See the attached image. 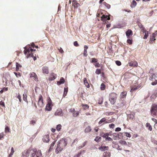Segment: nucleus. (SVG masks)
I'll use <instances>...</instances> for the list:
<instances>
[{"label": "nucleus", "instance_id": "09e8293b", "mask_svg": "<svg viewBox=\"0 0 157 157\" xmlns=\"http://www.w3.org/2000/svg\"><path fill=\"white\" fill-rule=\"evenodd\" d=\"M5 135L3 132L0 133V140H2L3 139Z\"/></svg>", "mask_w": 157, "mask_h": 157}, {"label": "nucleus", "instance_id": "5701e85b", "mask_svg": "<svg viewBox=\"0 0 157 157\" xmlns=\"http://www.w3.org/2000/svg\"><path fill=\"white\" fill-rule=\"evenodd\" d=\"M65 82V80L63 77H61L60 78V80L57 82V84L58 85H59L62 84H63Z\"/></svg>", "mask_w": 157, "mask_h": 157}, {"label": "nucleus", "instance_id": "aec40b11", "mask_svg": "<svg viewBox=\"0 0 157 157\" xmlns=\"http://www.w3.org/2000/svg\"><path fill=\"white\" fill-rule=\"evenodd\" d=\"M63 148L60 146H58V145H57V147L56 149V153L57 154L61 152L63 149Z\"/></svg>", "mask_w": 157, "mask_h": 157}, {"label": "nucleus", "instance_id": "f3484780", "mask_svg": "<svg viewBox=\"0 0 157 157\" xmlns=\"http://www.w3.org/2000/svg\"><path fill=\"white\" fill-rule=\"evenodd\" d=\"M36 149H32V152L30 155V157H35L37 152Z\"/></svg>", "mask_w": 157, "mask_h": 157}, {"label": "nucleus", "instance_id": "338daca9", "mask_svg": "<svg viewBox=\"0 0 157 157\" xmlns=\"http://www.w3.org/2000/svg\"><path fill=\"white\" fill-rule=\"evenodd\" d=\"M119 146V145L118 144H115L114 145H113V147L117 148L118 147V146Z\"/></svg>", "mask_w": 157, "mask_h": 157}, {"label": "nucleus", "instance_id": "4be33fe9", "mask_svg": "<svg viewBox=\"0 0 157 157\" xmlns=\"http://www.w3.org/2000/svg\"><path fill=\"white\" fill-rule=\"evenodd\" d=\"M72 5L75 8H77L79 5V4L78 3L76 0H74L72 2Z\"/></svg>", "mask_w": 157, "mask_h": 157}, {"label": "nucleus", "instance_id": "e2e57ef3", "mask_svg": "<svg viewBox=\"0 0 157 157\" xmlns=\"http://www.w3.org/2000/svg\"><path fill=\"white\" fill-rule=\"evenodd\" d=\"M125 134L126 136L128 137H130L131 136V135L128 132H126Z\"/></svg>", "mask_w": 157, "mask_h": 157}, {"label": "nucleus", "instance_id": "8fccbe9b", "mask_svg": "<svg viewBox=\"0 0 157 157\" xmlns=\"http://www.w3.org/2000/svg\"><path fill=\"white\" fill-rule=\"evenodd\" d=\"M127 42L129 44H132V39H128L127 40Z\"/></svg>", "mask_w": 157, "mask_h": 157}, {"label": "nucleus", "instance_id": "c85d7f7f", "mask_svg": "<svg viewBox=\"0 0 157 157\" xmlns=\"http://www.w3.org/2000/svg\"><path fill=\"white\" fill-rule=\"evenodd\" d=\"M27 95L26 93H24L23 95V99L24 101L28 103V101L27 100Z\"/></svg>", "mask_w": 157, "mask_h": 157}, {"label": "nucleus", "instance_id": "c9c22d12", "mask_svg": "<svg viewBox=\"0 0 157 157\" xmlns=\"http://www.w3.org/2000/svg\"><path fill=\"white\" fill-rule=\"evenodd\" d=\"M56 140H55L53 142H52V143L51 144V146H50V148H49V151H50L51 150H52L53 147V146H54V145L55 144V143H56Z\"/></svg>", "mask_w": 157, "mask_h": 157}, {"label": "nucleus", "instance_id": "473e14b6", "mask_svg": "<svg viewBox=\"0 0 157 157\" xmlns=\"http://www.w3.org/2000/svg\"><path fill=\"white\" fill-rule=\"evenodd\" d=\"M137 3L136 2V1L133 0L132 1L131 4V6L132 8H133L136 5Z\"/></svg>", "mask_w": 157, "mask_h": 157}, {"label": "nucleus", "instance_id": "f03ea898", "mask_svg": "<svg viewBox=\"0 0 157 157\" xmlns=\"http://www.w3.org/2000/svg\"><path fill=\"white\" fill-rule=\"evenodd\" d=\"M117 99V94L115 93H110L109 96V100L111 104L113 105L116 102Z\"/></svg>", "mask_w": 157, "mask_h": 157}, {"label": "nucleus", "instance_id": "b1692460", "mask_svg": "<svg viewBox=\"0 0 157 157\" xmlns=\"http://www.w3.org/2000/svg\"><path fill=\"white\" fill-rule=\"evenodd\" d=\"M156 78L155 75L153 73H151L150 75L149 79L151 81H153V79H155Z\"/></svg>", "mask_w": 157, "mask_h": 157}, {"label": "nucleus", "instance_id": "a18cd8bd", "mask_svg": "<svg viewBox=\"0 0 157 157\" xmlns=\"http://www.w3.org/2000/svg\"><path fill=\"white\" fill-rule=\"evenodd\" d=\"M106 16V15H102L101 17V20L103 21H105L106 20L107 18Z\"/></svg>", "mask_w": 157, "mask_h": 157}, {"label": "nucleus", "instance_id": "0e129e2a", "mask_svg": "<svg viewBox=\"0 0 157 157\" xmlns=\"http://www.w3.org/2000/svg\"><path fill=\"white\" fill-rule=\"evenodd\" d=\"M96 67H99L100 66V64L99 63H96L94 65Z\"/></svg>", "mask_w": 157, "mask_h": 157}, {"label": "nucleus", "instance_id": "58836bf2", "mask_svg": "<svg viewBox=\"0 0 157 157\" xmlns=\"http://www.w3.org/2000/svg\"><path fill=\"white\" fill-rule=\"evenodd\" d=\"M14 152V148L13 147H12L11 149V152L10 154L9 155L8 157H12V156Z\"/></svg>", "mask_w": 157, "mask_h": 157}, {"label": "nucleus", "instance_id": "412c9836", "mask_svg": "<svg viewBox=\"0 0 157 157\" xmlns=\"http://www.w3.org/2000/svg\"><path fill=\"white\" fill-rule=\"evenodd\" d=\"M109 148V147L108 146H101L99 147L98 149L99 150L101 151H104L105 150H107Z\"/></svg>", "mask_w": 157, "mask_h": 157}, {"label": "nucleus", "instance_id": "4c0bfd02", "mask_svg": "<svg viewBox=\"0 0 157 157\" xmlns=\"http://www.w3.org/2000/svg\"><path fill=\"white\" fill-rule=\"evenodd\" d=\"M42 155V154L40 151H37L36 154V157H41Z\"/></svg>", "mask_w": 157, "mask_h": 157}, {"label": "nucleus", "instance_id": "4d7b16f0", "mask_svg": "<svg viewBox=\"0 0 157 157\" xmlns=\"http://www.w3.org/2000/svg\"><path fill=\"white\" fill-rule=\"evenodd\" d=\"M109 135V134L108 133H105L104 134L103 136H102L103 137L105 138L106 139L108 137V136Z\"/></svg>", "mask_w": 157, "mask_h": 157}, {"label": "nucleus", "instance_id": "7c9ffc66", "mask_svg": "<svg viewBox=\"0 0 157 157\" xmlns=\"http://www.w3.org/2000/svg\"><path fill=\"white\" fill-rule=\"evenodd\" d=\"M81 105L84 110H86L89 108V106L88 105L82 104Z\"/></svg>", "mask_w": 157, "mask_h": 157}, {"label": "nucleus", "instance_id": "39448f33", "mask_svg": "<svg viewBox=\"0 0 157 157\" xmlns=\"http://www.w3.org/2000/svg\"><path fill=\"white\" fill-rule=\"evenodd\" d=\"M37 104L38 106L41 108H43L44 105V104L43 101V97L41 94L39 96Z\"/></svg>", "mask_w": 157, "mask_h": 157}, {"label": "nucleus", "instance_id": "a878e982", "mask_svg": "<svg viewBox=\"0 0 157 157\" xmlns=\"http://www.w3.org/2000/svg\"><path fill=\"white\" fill-rule=\"evenodd\" d=\"M84 150H81L80 151V152H78V154L75 155L73 157H80V155L82 154H83L84 153Z\"/></svg>", "mask_w": 157, "mask_h": 157}, {"label": "nucleus", "instance_id": "2f4dec72", "mask_svg": "<svg viewBox=\"0 0 157 157\" xmlns=\"http://www.w3.org/2000/svg\"><path fill=\"white\" fill-rule=\"evenodd\" d=\"M127 92L126 91H123L122 92L121 94V96L122 98H124L126 97Z\"/></svg>", "mask_w": 157, "mask_h": 157}, {"label": "nucleus", "instance_id": "6e6d98bb", "mask_svg": "<svg viewBox=\"0 0 157 157\" xmlns=\"http://www.w3.org/2000/svg\"><path fill=\"white\" fill-rule=\"evenodd\" d=\"M141 31L143 33H146V32H147L148 31H147L145 29L144 27H143V28H142L141 29H140Z\"/></svg>", "mask_w": 157, "mask_h": 157}, {"label": "nucleus", "instance_id": "bf43d9fd", "mask_svg": "<svg viewBox=\"0 0 157 157\" xmlns=\"http://www.w3.org/2000/svg\"><path fill=\"white\" fill-rule=\"evenodd\" d=\"M74 45L76 47H78L79 46V44H78V43L77 41H75L74 43Z\"/></svg>", "mask_w": 157, "mask_h": 157}, {"label": "nucleus", "instance_id": "2eb2a0df", "mask_svg": "<svg viewBox=\"0 0 157 157\" xmlns=\"http://www.w3.org/2000/svg\"><path fill=\"white\" fill-rule=\"evenodd\" d=\"M42 71L43 73L44 74H47L49 73L48 67L46 66H44L42 67Z\"/></svg>", "mask_w": 157, "mask_h": 157}, {"label": "nucleus", "instance_id": "cd10ccee", "mask_svg": "<svg viewBox=\"0 0 157 157\" xmlns=\"http://www.w3.org/2000/svg\"><path fill=\"white\" fill-rule=\"evenodd\" d=\"M110 153L109 152H105L103 154V157H110Z\"/></svg>", "mask_w": 157, "mask_h": 157}, {"label": "nucleus", "instance_id": "864d4df0", "mask_svg": "<svg viewBox=\"0 0 157 157\" xmlns=\"http://www.w3.org/2000/svg\"><path fill=\"white\" fill-rule=\"evenodd\" d=\"M148 36V32H146V33H145V35H144L143 38L144 39H146L147 38Z\"/></svg>", "mask_w": 157, "mask_h": 157}, {"label": "nucleus", "instance_id": "0eeeda50", "mask_svg": "<svg viewBox=\"0 0 157 157\" xmlns=\"http://www.w3.org/2000/svg\"><path fill=\"white\" fill-rule=\"evenodd\" d=\"M32 150V148L30 147L27 150L24 151L22 153V157H28L30 153L31 152Z\"/></svg>", "mask_w": 157, "mask_h": 157}, {"label": "nucleus", "instance_id": "c756f323", "mask_svg": "<svg viewBox=\"0 0 157 157\" xmlns=\"http://www.w3.org/2000/svg\"><path fill=\"white\" fill-rule=\"evenodd\" d=\"M146 126L147 128L150 131H151L152 130V127L149 123H147L146 124Z\"/></svg>", "mask_w": 157, "mask_h": 157}, {"label": "nucleus", "instance_id": "393cba45", "mask_svg": "<svg viewBox=\"0 0 157 157\" xmlns=\"http://www.w3.org/2000/svg\"><path fill=\"white\" fill-rule=\"evenodd\" d=\"M83 81L84 85L87 88H89L90 87V85L87 82L86 78H84Z\"/></svg>", "mask_w": 157, "mask_h": 157}, {"label": "nucleus", "instance_id": "f704fd0d", "mask_svg": "<svg viewBox=\"0 0 157 157\" xmlns=\"http://www.w3.org/2000/svg\"><path fill=\"white\" fill-rule=\"evenodd\" d=\"M10 132V128L7 126H6L5 129V133H6L7 132Z\"/></svg>", "mask_w": 157, "mask_h": 157}, {"label": "nucleus", "instance_id": "ddd939ff", "mask_svg": "<svg viewBox=\"0 0 157 157\" xmlns=\"http://www.w3.org/2000/svg\"><path fill=\"white\" fill-rule=\"evenodd\" d=\"M157 33L156 32L152 33V35L150 36V43L151 44L153 43V41L155 42V38L156 36Z\"/></svg>", "mask_w": 157, "mask_h": 157}, {"label": "nucleus", "instance_id": "423d86ee", "mask_svg": "<svg viewBox=\"0 0 157 157\" xmlns=\"http://www.w3.org/2000/svg\"><path fill=\"white\" fill-rule=\"evenodd\" d=\"M52 101L49 98L48 99V103L46 105L45 109L48 111H51L52 110Z\"/></svg>", "mask_w": 157, "mask_h": 157}, {"label": "nucleus", "instance_id": "052dcab7", "mask_svg": "<svg viewBox=\"0 0 157 157\" xmlns=\"http://www.w3.org/2000/svg\"><path fill=\"white\" fill-rule=\"evenodd\" d=\"M58 50L59 51V52L61 53H63L64 52L63 51V50L62 48L61 47H60L59 48H58Z\"/></svg>", "mask_w": 157, "mask_h": 157}, {"label": "nucleus", "instance_id": "6e6552de", "mask_svg": "<svg viewBox=\"0 0 157 157\" xmlns=\"http://www.w3.org/2000/svg\"><path fill=\"white\" fill-rule=\"evenodd\" d=\"M67 144L65 140L62 139L59 141V143L57 145H58V146L61 147L63 148L66 146Z\"/></svg>", "mask_w": 157, "mask_h": 157}, {"label": "nucleus", "instance_id": "69168bd1", "mask_svg": "<svg viewBox=\"0 0 157 157\" xmlns=\"http://www.w3.org/2000/svg\"><path fill=\"white\" fill-rule=\"evenodd\" d=\"M114 126L115 125L113 124H112L109 125V127L111 128H113Z\"/></svg>", "mask_w": 157, "mask_h": 157}, {"label": "nucleus", "instance_id": "72a5a7b5", "mask_svg": "<svg viewBox=\"0 0 157 157\" xmlns=\"http://www.w3.org/2000/svg\"><path fill=\"white\" fill-rule=\"evenodd\" d=\"M119 143L122 145L127 146L128 145L126 142L124 140H121Z\"/></svg>", "mask_w": 157, "mask_h": 157}, {"label": "nucleus", "instance_id": "79ce46f5", "mask_svg": "<svg viewBox=\"0 0 157 157\" xmlns=\"http://www.w3.org/2000/svg\"><path fill=\"white\" fill-rule=\"evenodd\" d=\"M61 125L60 124H59L57 125L56 128V129L57 131H59L61 129Z\"/></svg>", "mask_w": 157, "mask_h": 157}, {"label": "nucleus", "instance_id": "37998d69", "mask_svg": "<svg viewBox=\"0 0 157 157\" xmlns=\"http://www.w3.org/2000/svg\"><path fill=\"white\" fill-rule=\"evenodd\" d=\"M98 59L95 58H92L91 59V61H90L91 63H97L98 62Z\"/></svg>", "mask_w": 157, "mask_h": 157}, {"label": "nucleus", "instance_id": "f8f14e48", "mask_svg": "<svg viewBox=\"0 0 157 157\" xmlns=\"http://www.w3.org/2000/svg\"><path fill=\"white\" fill-rule=\"evenodd\" d=\"M29 75L30 78H33V79L36 81H38L37 75L35 73L33 72L30 74Z\"/></svg>", "mask_w": 157, "mask_h": 157}, {"label": "nucleus", "instance_id": "e433bc0d", "mask_svg": "<svg viewBox=\"0 0 157 157\" xmlns=\"http://www.w3.org/2000/svg\"><path fill=\"white\" fill-rule=\"evenodd\" d=\"M16 71H18L20 68H21V66L18 63H16Z\"/></svg>", "mask_w": 157, "mask_h": 157}, {"label": "nucleus", "instance_id": "9d476101", "mask_svg": "<svg viewBox=\"0 0 157 157\" xmlns=\"http://www.w3.org/2000/svg\"><path fill=\"white\" fill-rule=\"evenodd\" d=\"M63 112L61 109H57L55 113V115L56 116H63Z\"/></svg>", "mask_w": 157, "mask_h": 157}, {"label": "nucleus", "instance_id": "bb28decb", "mask_svg": "<svg viewBox=\"0 0 157 157\" xmlns=\"http://www.w3.org/2000/svg\"><path fill=\"white\" fill-rule=\"evenodd\" d=\"M91 130V127L90 126H88L84 130V132L85 133H88L90 132Z\"/></svg>", "mask_w": 157, "mask_h": 157}, {"label": "nucleus", "instance_id": "6ab92c4d", "mask_svg": "<svg viewBox=\"0 0 157 157\" xmlns=\"http://www.w3.org/2000/svg\"><path fill=\"white\" fill-rule=\"evenodd\" d=\"M128 65L130 66L136 67L137 66V63L136 61H131L129 62Z\"/></svg>", "mask_w": 157, "mask_h": 157}, {"label": "nucleus", "instance_id": "3c124183", "mask_svg": "<svg viewBox=\"0 0 157 157\" xmlns=\"http://www.w3.org/2000/svg\"><path fill=\"white\" fill-rule=\"evenodd\" d=\"M101 139V138L100 137L97 136L94 139V140L97 142H98Z\"/></svg>", "mask_w": 157, "mask_h": 157}, {"label": "nucleus", "instance_id": "1a4fd4ad", "mask_svg": "<svg viewBox=\"0 0 157 157\" xmlns=\"http://www.w3.org/2000/svg\"><path fill=\"white\" fill-rule=\"evenodd\" d=\"M69 111L73 113V115L74 117H77L79 114V112L78 111H75L74 108L71 109H69Z\"/></svg>", "mask_w": 157, "mask_h": 157}, {"label": "nucleus", "instance_id": "20e7f679", "mask_svg": "<svg viewBox=\"0 0 157 157\" xmlns=\"http://www.w3.org/2000/svg\"><path fill=\"white\" fill-rule=\"evenodd\" d=\"M141 86V85L140 84H138L136 83H135L133 85H132L130 86L131 90L130 92H133L134 91L136 90H137L139 89Z\"/></svg>", "mask_w": 157, "mask_h": 157}, {"label": "nucleus", "instance_id": "de8ad7c7", "mask_svg": "<svg viewBox=\"0 0 157 157\" xmlns=\"http://www.w3.org/2000/svg\"><path fill=\"white\" fill-rule=\"evenodd\" d=\"M36 120H32L30 121V124L33 125H34L36 122Z\"/></svg>", "mask_w": 157, "mask_h": 157}, {"label": "nucleus", "instance_id": "4468645a", "mask_svg": "<svg viewBox=\"0 0 157 157\" xmlns=\"http://www.w3.org/2000/svg\"><path fill=\"white\" fill-rule=\"evenodd\" d=\"M56 75L53 73H52L49 77L48 80L49 81L54 80L56 78Z\"/></svg>", "mask_w": 157, "mask_h": 157}, {"label": "nucleus", "instance_id": "f257e3e1", "mask_svg": "<svg viewBox=\"0 0 157 157\" xmlns=\"http://www.w3.org/2000/svg\"><path fill=\"white\" fill-rule=\"evenodd\" d=\"M36 50L32 49L29 46H26L25 48L24 51V54L27 56V58L29 57H33V52L35 51Z\"/></svg>", "mask_w": 157, "mask_h": 157}, {"label": "nucleus", "instance_id": "c03bdc74", "mask_svg": "<svg viewBox=\"0 0 157 157\" xmlns=\"http://www.w3.org/2000/svg\"><path fill=\"white\" fill-rule=\"evenodd\" d=\"M101 69H97L95 71V73L97 75H99L101 73Z\"/></svg>", "mask_w": 157, "mask_h": 157}, {"label": "nucleus", "instance_id": "13d9d810", "mask_svg": "<svg viewBox=\"0 0 157 157\" xmlns=\"http://www.w3.org/2000/svg\"><path fill=\"white\" fill-rule=\"evenodd\" d=\"M87 52V50H84L83 54L84 56L86 57L87 56L88 54Z\"/></svg>", "mask_w": 157, "mask_h": 157}, {"label": "nucleus", "instance_id": "a211bd4d", "mask_svg": "<svg viewBox=\"0 0 157 157\" xmlns=\"http://www.w3.org/2000/svg\"><path fill=\"white\" fill-rule=\"evenodd\" d=\"M126 36L128 38H130V35H132L133 34V33L132 31L130 29H128L126 33Z\"/></svg>", "mask_w": 157, "mask_h": 157}, {"label": "nucleus", "instance_id": "dca6fc26", "mask_svg": "<svg viewBox=\"0 0 157 157\" xmlns=\"http://www.w3.org/2000/svg\"><path fill=\"white\" fill-rule=\"evenodd\" d=\"M43 142L48 143L49 142V136L48 135H46L43 136L42 139Z\"/></svg>", "mask_w": 157, "mask_h": 157}, {"label": "nucleus", "instance_id": "603ef678", "mask_svg": "<svg viewBox=\"0 0 157 157\" xmlns=\"http://www.w3.org/2000/svg\"><path fill=\"white\" fill-rule=\"evenodd\" d=\"M17 98L19 99V101L20 102H21L22 100L21 98V96L20 94H18L17 96Z\"/></svg>", "mask_w": 157, "mask_h": 157}, {"label": "nucleus", "instance_id": "a19ab883", "mask_svg": "<svg viewBox=\"0 0 157 157\" xmlns=\"http://www.w3.org/2000/svg\"><path fill=\"white\" fill-rule=\"evenodd\" d=\"M103 4L108 9H109L110 8L111 6L109 4L106 3V2H103Z\"/></svg>", "mask_w": 157, "mask_h": 157}, {"label": "nucleus", "instance_id": "49530a36", "mask_svg": "<svg viewBox=\"0 0 157 157\" xmlns=\"http://www.w3.org/2000/svg\"><path fill=\"white\" fill-rule=\"evenodd\" d=\"M100 89L101 90H104L105 89V85L103 83H102L101 84Z\"/></svg>", "mask_w": 157, "mask_h": 157}, {"label": "nucleus", "instance_id": "ea45409f", "mask_svg": "<svg viewBox=\"0 0 157 157\" xmlns=\"http://www.w3.org/2000/svg\"><path fill=\"white\" fill-rule=\"evenodd\" d=\"M68 91V90L67 87V88H64L63 96L65 97L67 95Z\"/></svg>", "mask_w": 157, "mask_h": 157}, {"label": "nucleus", "instance_id": "5fc2aeb1", "mask_svg": "<svg viewBox=\"0 0 157 157\" xmlns=\"http://www.w3.org/2000/svg\"><path fill=\"white\" fill-rule=\"evenodd\" d=\"M137 25L141 29L142 28H143L144 27L143 25L141 24V23L140 22H138L137 23Z\"/></svg>", "mask_w": 157, "mask_h": 157}, {"label": "nucleus", "instance_id": "680f3d73", "mask_svg": "<svg viewBox=\"0 0 157 157\" xmlns=\"http://www.w3.org/2000/svg\"><path fill=\"white\" fill-rule=\"evenodd\" d=\"M116 63L118 66H120L121 65V62L118 60L116 61Z\"/></svg>", "mask_w": 157, "mask_h": 157}, {"label": "nucleus", "instance_id": "7ed1b4c3", "mask_svg": "<svg viewBox=\"0 0 157 157\" xmlns=\"http://www.w3.org/2000/svg\"><path fill=\"white\" fill-rule=\"evenodd\" d=\"M151 114L152 116L157 115V105L154 104L152 105L151 109Z\"/></svg>", "mask_w": 157, "mask_h": 157}, {"label": "nucleus", "instance_id": "774afa93", "mask_svg": "<svg viewBox=\"0 0 157 157\" xmlns=\"http://www.w3.org/2000/svg\"><path fill=\"white\" fill-rule=\"evenodd\" d=\"M157 84V80H155V81L151 83V84L152 85H155Z\"/></svg>", "mask_w": 157, "mask_h": 157}, {"label": "nucleus", "instance_id": "9b49d317", "mask_svg": "<svg viewBox=\"0 0 157 157\" xmlns=\"http://www.w3.org/2000/svg\"><path fill=\"white\" fill-rule=\"evenodd\" d=\"M109 122H108V121L106 120L105 117H104L102 118L98 122V124L99 125L100 124L101 125H102L105 124H107Z\"/></svg>", "mask_w": 157, "mask_h": 157}]
</instances>
